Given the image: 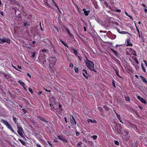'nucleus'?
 Wrapping results in <instances>:
<instances>
[{
  "label": "nucleus",
  "instance_id": "46",
  "mask_svg": "<svg viewBox=\"0 0 147 147\" xmlns=\"http://www.w3.org/2000/svg\"><path fill=\"white\" fill-rule=\"evenodd\" d=\"M98 108V109L100 111L102 110V109L101 107H99Z\"/></svg>",
  "mask_w": 147,
  "mask_h": 147
},
{
  "label": "nucleus",
  "instance_id": "41",
  "mask_svg": "<svg viewBox=\"0 0 147 147\" xmlns=\"http://www.w3.org/2000/svg\"><path fill=\"white\" fill-rule=\"evenodd\" d=\"M82 71L84 72H83L85 73L86 74H87V71L86 70L84 69Z\"/></svg>",
  "mask_w": 147,
  "mask_h": 147
},
{
  "label": "nucleus",
  "instance_id": "20",
  "mask_svg": "<svg viewBox=\"0 0 147 147\" xmlns=\"http://www.w3.org/2000/svg\"><path fill=\"white\" fill-rule=\"evenodd\" d=\"M115 72L117 74V75L119 77L121 78V76L119 75L118 74V72L117 70L116 69H115Z\"/></svg>",
  "mask_w": 147,
  "mask_h": 147
},
{
  "label": "nucleus",
  "instance_id": "48",
  "mask_svg": "<svg viewBox=\"0 0 147 147\" xmlns=\"http://www.w3.org/2000/svg\"><path fill=\"white\" fill-rule=\"evenodd\" d=\"M128 16L133 20V18H132V17L131 16H130V15H129Z\"/></svg>",
  "mask_w": 147,
  "mask_h": 147
},
{
  "label": "nucleus",
  "instance_id": "55",
  "mask_svg": "<svg viewBox=\"0 0 147 147\" xmlns=\"http://www.w3.org/2000/svg\"><path fill=\"white\" fill-rule=\"evenodd\" d=\"M125 13L127 16L129 15L126 12H125Z\"/></svg>",
  "mask_w": 147,
  "mask_h": 147
},
{
  "label": "nucleus",
  "instance_id": "19",
  "mask_svg": "<svg viewBox=\"0 0 147 147\" xmlns=\"http://www.w3.org/2000/svg\"><path fill=\"white\" fill-rule=\"evenodd\" d=\"M41 51L43 52L46 53H48L49 52V51L48 50H46L45 49H42Z\"/></svg>",
  "mask_w": 147,
  "mask_h": 147
},
{
  "label": "nucleus",
  "instance_id": "6",
  "mask_svg": "<svg viewBox=\"0 0 147 147\" xmlns=\"http://www.w3.org/2000/svg\"><path fill=\"white\" fill-rule=\"evenodd\" d=\"M39 60L40 62L42 63V65H45L46 64V60L44 57H41L40 56H39Z\"/></svg>",
  "mask_w": 147,
  "mask_h": 147
},
{
  "label": "nucleus",
  "instance_id": "62",
  "mask_svg": "<svg viewBox=\"0 0 147 147\" xmlns=\"http://www.w3.org/2000/svg\"><path fill=\"white\" fill-rule=\"evenodd\" d=\"M142 5L144 7H146V6H145V5L144 4H142Z\"/></svg>",
  "mask_w": 147,
  "mask_h": 147
},
{
  "label": "nucleus",
  "instance_id": "23",
  "mask_svg": "<svg viewBox=\"0 0 147 147\" xmlns=\"http://www.w3.org/2000/svg\"><path fill=\"white\" fill-rule=\"evenodd\" d=\"M38 118L41 120H42L43 121H45L46 122H48L45 120L43 118L40 117V116L38 117Z\"/></svg>",
  "mask_w": 147,
  "mask_h": 147
},
{
  "label": "nucleus",
  "instance_id": "44",
  "mask_svg": "<svg viewBox=\"0 0 147 147\" xmlns=\"http://www.w3.org/2000/svg\"><path fill=\"white\" fill-rule=\"evenodd\" d=\"M73 64L72 63H70V67H73Z\"/></svg>",
  "mask_w": 147,
  "mask_h": 147
},
{
  "label": "nucleus",
  "instance_id": "38",
  "mask_svg": "<svg viewBox=\"0 0 147 147\" xmlns=\"http://www.w3.org/2000/svg\"><path fill=\"white\" fill-rule=\"evenodd\" d=\"M66 30L67 32V33L70 35H71V34L70 33V31L68 29H67V28H66Z\"/></svg>",
  "mask_w": 147,
  "mask_h": 147
},
{
  "label": "nucleus",
  "instance_id": "47",
  "mask_svg": "<svg viewBox=\"0 0 147 147\" xmlns=\"http://www.w3.org/2000/svg\"><path fill=\"white\" fill-rule=\"evenodd\" d=\"M64 118H65V123H67V119L66 117H65Z\"/></svg>",
  "mask_w": 147,
  "mask_h": 147
},
{
  "label": "nucleus",
  "instance_id": "1",
  "mask_svg": "<svg viewBox=\"0 0 147 147\" xmlns=\"http://www.w3.org/2000/svg\"><path fill=\"white\" fill-rule=\"evenodd\" d=\"M49 105L51 107V110L54 111L57 108L58 102L56 101V99L54 97H51L49 98Z\"/></svg>",
  "mask_w": 147,
  "mask_h": 147
},
{
  "label": "nucleus",
  "instance_id": "18",
  "mask_svg": "<svg viewBox=\"0 0 147 147\" xmlns=\"http://www.w3.org/2000/svg\"><path fill=\"white\" fill-rule=\"evenodd\" d=\"M111 50L113 52V53H115V54L116 55H117L118 54V53L115 51L113 50V49H111Z\"/></svg>",
  "mask_w": 147,
  "mask_h": 147
},
{
  "label": "nucleus",
  "instance_id": "27",
  "mask_svg": "<svg viewBox=\"0 0 147 147\" xmlns=\"http://www.w3.org/2000/svg\"><path fill=\"white\" fill-rule=\"evenodd\" d=\"M125 97L126 100L127 101H130V99H129L128 96H125Z\"/></svg>",
  "mask_w": 147,
  "mask_h": 147
},
{
  "label": "nucleus",
  "instance_id": "40",
  "mask_svg": "<svg viewBox=\"0 0 147 147\" xmlns=\"http://www.w3.org/2000/svg\"><path fill=\"white\" fill-rule=\"evenodd\" d=\"M113 38H112V39H115L116 37V36L115 35H113Z\"/></svg>",
  "mask_w": 147,
  "mask_h": 147
},
{
  "label": "nucleus",
  "instance_id": "15",
  "mask_svg": "<svg viewBox=\"0 0 147 147\" xmlns=\"http://www.w3.org/2000/svg\"><path fill=\"white\" fill-rule=\"evenodd\" d=\"M117 31L119 33L121 34H122L127 33L126 32L123 31H120L119 29L117 30Z\"/></svg>",
  "mask_w": 147,
  "mask_h": 147
},
{
  "label": "nucleus",
  "instance_id": "9",
  "mask_svg": "<svg viewBox=\"0 0 147 147\" xmlns=\"http://www.w3.org/2000/svg\"><path fill=\"white\" fill-rule=\"evenodd\" d=\"M71 117L72 119H71L70 120L71 123L72 124H73L74 123L75 125H76V122L74 118V116L72 115H71Z\"/></svg>",
  "mask_w": 147,
  "mask_h": 147
},
{
  "label": "nucleus",
  "instance_id": "60",
  "mask_svg": "<svg viewBox=\"0 0 147 147\" xmlns=\"http://www.w3.org/2000/svg\"><path fill=\"white\" fill-rule=\"evenodd\" d=\"M27 23L25 22L24 23V25L25 26H26L27 25Z\"/></svg>",
  "mask_w": 147,
  "mask_h": 147
},
{
  "label": "nucleus",
  "instance_id": "21",
  "mask_svg": "<svg viewBox=\"0 0 147 147\" xmlns=\"http://www.w3.org/2000/svg\"><path fill=\"white\" fill-rule=\"evenodd\" d=\"M60 41H61V43L63 44V45H64L65 46H66V47H67V48H68V46H67V45L66 44H65V42L63 41H62V40H60Z\"/></svg>",
  "mask_w": 147,
  "mask_h": 147
},
{
  "label": "nucleus",
  "instance_id": "63",
  "mask_svg": "<svg viewBox=\"0 0 147 147\" xmlns=\"http://www.w3.org/2000/svg\"><path fill=\"white\" fill-rule=\"evenodd\" d=\"M143 62H144V63H145V64H146V63L147 62L144 60H143Z\"/></svg>",
  "mask_w": 147,
  "mask_h": 147
},
{
  "label": "nucleus",
  "instance_id": "4",
  "mask_svg": "<svg viewBox=\"0 0 147 147\" xmlns=\"http://www.w3.org/2000/svg\"><path fill=\"white\" fill-rule=\"evenodd\" d=\"M48 60L49 61L50 63V66H53L55 65V62L57 60V59L56 57H50L48 59Z\"/></svg>",
  "mask_w": 147,
  "mask_h": 147
},
{
  "label": "nucleus",
  "instance_id": "43",
  "mask_svg": "<svg viewBox=\"0 0 147 147\" xmlns=\"http://www.w3.org/2000/svg\"><path fill=\"white\" fill-rule=\"evenodd\" d=\"M27 75L28 76H29L30 78H31V75H30V74H29V73H27Z\"/></svg>",
  "mask_w": 147,
  "mask_h": 147
},
{
  "label": "nucleus",
  "instance_id": "8",
  "mask_svg": "<svg viewBox=\"0 0 147 147\" xmlns=\"http://www.w3.org/2000/svg\"><path fill=\"white\" fill-rule=\"evenodd\" d=\"M57 136L60 140H62L64 142H67V140L65 138H64L62 136Z\"/></svg>",
  "mask_w": 147,
  "mask_h": 147
},
{
  "label": "nucleus",
  "instance_id": "5",
  "mask_svg": "<svg viewBox=\"0 0 147 147\" xmlns=\"http://www.w3.org/2000/svg\"><path fill=\"white\" fill-rule=\"evenodd\" d=\"M17 125L18 129V134L20 136L23 137V131L22 128L21 127L18 125Z\"/></svg>",
  "mask_w": 147,
  "mask_h": 147
},
{
  "label": "nucleus",
  "instance_id": "22",
  "mask_svg": "<svg viewBox=\"0 0 147 147\" xmlns=\"http://www.w3.org/2000/svg\"><path fill=\"white\" fill-rule=\"evenodd\" d=\"M19 140L20 141L21 143L23 145H25L26 144V143L25 142L23 141L21 139H19Z\"/></svg>",
  "mask_w": 147,
  "mask_h": 147
},
{
  "label": "nucleus",
  "instance_id": "7",
  "mask_svg": "<svg viewBox=\"0 0 147 147\" xmlns=\"http://www.w3.org/2000/svg\"><path fill=\"white\" fill-rule=\"evenodd\" d=\"M137 98L138 100H140L142 103H143L144 104H146V101L142 98L140 96H138L137 97Z\"/></svg>",
  "mask_w": 147,
  "mask_h": 147
},
{
  "label": "nucleus",
  "instance_id": "29",
  "mask_svg": "<svg viewBox=\"0 0 147 147\" xmlns=\"http://www.w3.org/2000/svg\"><path fill=\"white\" fill-rule=\"evenodd\" d=\"M28 90L31 94H32V93L33 92L31 88H28Z\"/></svg>",
  "mask_w": 147,
  "mask_h": 147
},
{
  "label": "nucleus",
  "instance_id": "32",
  "mask_svg": "<svg viewBox=\"0 0 147 147\" xmlns=\"http://www.w3.org/2000/svg\"><path fill=\"white\" fill-rule=\"evenodd\" d=\"M115 112V113H116V115H117V117L119 119H120V115H118V114L116 112Z\"/></svg>",
  "mask_w": 147,
  "mask_h": 147
},
{
  "label": "nucleus",
  "instance_id": "58",
  "mask_svg": "<svg viewBox=\"0 0 147 147\" xmlns=\"http://www.w3.org/2000/svg\"><path fill=\"white\" fill-rule=\"evenodd\" d=\"M84 29L85 31H86V28L85 26L84 27Z\"/></svg>",
  "mask_w": 147,
  "mask_h": 147
},
{
  "label": "nucleus",
  "instance_id": "53",
  "mask_svg": "<svg viewBox=\"0 0 147 147\" xmlns=\"http://www.w3.org/2000/svg\"><path fill=\"white\" fill-rule=\"evenodd\" d=\"M73 49H72L70 50V51L71 53H74L73 51L72 50Z\"/></svg>",
  "mask_w": 147,
  "mask_h": 147
},
{
  "label": "nucleus",
  "instance_id": "10",
  "mask_svg": "<svg viewBox=\"0 0 147 147\" xmlns=\"http://www.w3.org/2000/svg\"><path fill=\"white\" fill-rule=\"evenodd\" d=\"M3 40L4 43L6 42L8 43L9 44L10 43V40L9 38H3Z\"/></svg>",
  "mask_w": 147,
  "mask_h": 147
},
{
  "label": "nucleus",
  "instance_id": "34",
  "mask_svg": "<svg viewBox=\"0 0 147 147\" xmlns=\"http://www.w3.org/2000/svg\"><path fill=\"white\" fill-rule=\"evenodd\" d=\"M83 75L86 78V79H88V77L85 74L84 72H82Z\"/></svg>",
  "mask_w": 147,
  "mask_h": 147
},
{
  "label": "nucleus",
  "instance_id": "17",
  "mask_svg": "<svg viewBox=\"0 0 147 147\" xmlns=\"http://www.w3.org/2000/svg\"><path fill=\"white\" fill-rule=\"evenodd\" d=\"M17 119L18 120V119H17L15 117H14L13 116V121H14L15 123L17 124L18 125V122L17 121Z\"/></svg>",
  "mask_w": 147,
  "mask_h": 147
},
{
  "label": "nucleus",
  "instance_id": "64",
  "mask_svg": "<svg viewBox=\"0 0 147 147\" xmlns=\"http://www.w3.org/2000/svg\"><path fill=\"white\" fill-rule=\"evenodd\" d=\"M53 141L55 142H57V141L56 140H55V139H54Z\"/></svg>",
  "mask_w": 147,
  "mask_h": 147
},
{
  "label": "nucleus",
  "instance_id": "42",
  "mask_svg": "<svg viewBox=\"0 0 147 147\" xmlns=\"http://www.w3.org/2000/svg\"><path fill=\"white\" fill-rule=\"evenodd\" d=\"M76 135L77 136H79L80 135L79 133L78 132H76Z\"/></svg>",
  "mask_w": 147,
  "mask_h": 147
},
{
  "label": "nucleus",
  "instance_id": "61",
  "mask_svg": "<svg viewBox=\"0 0 147 147\" xmlns=\"http://www.w3.org/2000/svg\"><path fill=\"white\" fill-rule=\"evenodd\" d=\"M78 146H80L81 145V144L80 143H79L77 144Z\"/></svg>",
  "mask_w": 147,
  "mask_h": 147
},
{
  "label": "nucleus",
  "instance_id": "24",
  "mask_svg": "<svg viewBox=\"0 0 147 147\" xmlns=\"http://www.w3.org/2000/svg\"><path fill=\"white\" fill-rule=\"evenodd\" d=\"M141 66H142V69L143 71L144 72H146V69H145V68L144 67V66L143 65H142Z\"/></svg>",
  "mask_w": 147,
  "mask_h": 147
},
{
  "label": "nucleus",
  "instance_id": "54",
  "mask_svg": "<svg viewBox=\"0 0 147 147\" xmlns=\"http://www.w3.org/2000/svg\"><path fill=\"white\" fill-rule=\"evenodd\" d=\"M117 11L118 12H120L121 11V10L120 9H117Z\"/></svg>",
  "mask_w": 147,
  "mask_h": 147
},
{
  "label": "nucleus",
  "instance_id": "57",
  "mask_svg": "<svg viewBox=\"0 0 147 147\" xmlns=\"http://www.w3.org/2000/svg\"><path fill=\"white\" fill-rule=\"evenodd\" d=\"M0 13L2 15V16H3V11H1L0 12Z\"/></svg>",
  "mask_w": 147,
  "mask_h": 147
},
{
  "label": "nucleus",
  "instance_id": "12",
  "mask_svg": "<svg viewBox=\"0 0 147 147\" xmlns=\"http://www.w3.org/2000/svg\"><path fill=\"white\" fill-rule=\"evenodd\" d=\"M87 121L88 123H97L96 121L95 120H92V119H88Z\"/></svg>",
  "mask_w": 147,
  "mask_h": 147
},
{
  "label": "nucleus",
  "instance_id": "30",
  "mask_svg": "<svg viewBox=\"0 0 147 147\" xmlns=\"http://www.w3.org/2000/svg\"><path fill=\"white\" fill-rule=\"evenodd\" d=\"M3 38H0V43L3 44L4 43V42L3 40Z\"/></svg>",
  "mask_w": 147,
  "mask_h": 147
},
{
  "label": "nucleus",
  "instance_id": "37",
  "mask_svg": "<svg viewBox=\"0 0 147 147\" xmlns=\"http://www.w3.org/2000/svg\"><path fill=\"white\" fill-rule=\"evenodd\" d=\"M35 52H33L32 53V58H34L35 57Z\"/></svg>",
  "mask_w": 147,
  "mask_h": 147
},
{
  "label": "nucleus",
  "instance_id": "3",
  "mask_svg": "<svg viewBox=\"0 0 147 147\" xmlns=\"http://www.w3.org/2000/svg\"><path fill=\"white\" fill-rule=\"evenodd\" d=\"M87 60L88 61V62H86V66L91 71H95L94 69V63L88 60L87 59Z\"/></svg>",
  "mask_w": 147,
  "mask_h": 147
},
{
  "label": "nucleus",
  "instance_id": "36",
  "mask_svg": "<svg viewBox=\"0 0 147 147\" xmlns=\"http://www.w3.org/2000/svg\"><path fill=\"white\" fill-rule=\"evenodd\" d=\"M22 110H23V111L25 113H26L27 112V110L26 109H22Z\"/></svg>",
  "mask_w": 147,
  "mask_h": 147
},
{
  "label": "nucleus",
  "instance_id": "39",
  "mask_svg": "<svg viewBox=\"0 0 147 147\" xmlns=\"http://www.w3.org/2000/svg\"><path fill=\"white\" fill-rule=\"evenodd\" d=\"M43 89H44V90L46 91L47 92H51V91L50 90H48L47 89H45V88H43Z\"/></svg>",
  "mask_w": 147,
  "mask_h": 147
},
{
  "label": "nucleus",
  "instance_id": "25",
  "mask_svg": "<svg viewBox=\"0 0 147 147\" xmlns=\"http://www.w3.org/2000/svg\"><path fill=\"white\" fill-rule=\"evenodd\" d=\"M72 50L73 51L74 53L76 55V56L78 55H77V51L76 50L74 49H73Z\"/></svg>",
  "mask_w": 147,
  "mask_h": 147
},
{
  "label": "nucleus",
  "instance_id": "52",
  "mask_svg": "<svg viewBox=\"0 0 147 147\" xmlns=\"http://www.w3.org/2000/svg\"><path fill=\"white\" fill-rule=\"evenodd\" d=\"M42 92V91L39 92L38 93V94L39 95H40Z\"/></svg>",
  "mask_w": 147,
  "mask_h": 147
},
{
  "label": "nucleus",
  "instance_id": "49",
  "mask_svg": "<svg viewBox=\"0 0 147 147\" xmlns=\"http://www.w3.org/2000/svg\"><path fill=\"white\" fill-rule=\"evenodd\" d=\"M55 29H56V30L58 31V32H59V29L58 28H57V27H55Z\"/></svg>",
  "mask_w": 147,
  "mask_h": 147
},
{
  "label": "nucleus",
  "instance_id": "14",
  "mask_svg": "<svg viewBox=\"0 0 147 147\" xmlns=\"http://www.w3.org/2000/svg\"><path fill=\"white\" fill-rule=\"evenodd\" d=\"M127 45L130 46H131L132 45V44L131 42L129 39H128L127 41Z\"/></svg>",
  "mask_w": 147,
  "mask_h": 147
},
{
  "label": "nucleus",
  "instance_id": "51",
  "mask_svg": "<svg viewBox=\"0 0 147 147\" xmlns=\"http://www.w3.org/2000/svg\"><path fill=\"white\" fill-rule=\"evenodd\" d=\"M36 145L37 147H41L40 145L36 144Z\"/></svg>",
  "mask_w": 147,
  "mask_h": 147
},
{
  "label": "nucleus",
  "instance_id": "31",
  "mask_svg": "<svg viewBox=\"0 0 147 147\" xmlns=\"http://www.w3.org/2000/svg\"><path fill=\"white\" fill-rule=\"evenodd\" d=\"M52 1H53V4L54 5H55V6H56V7H57V5L55 3V2L53 0H52Z\"/></svg>",
  "mask_w": 147,
  "mask_h": 147
},
{
  "label": "nucleus",
  "instance_id": "50",
  "mask_svg": "<svg viewBox=\"0 0 147 147\" xmlns=\"http://www.w3.org/2000/svg\"><path fill=\"white\" fill-rule=\"evenodd\" d=\"M48 142V143L49 145L50 146H52V144H51L49 142V141H48L47 142Z\"/></svg>",
  "mask_w": 147,
  "mask_h": 147
},
{
  "label": "nucleus",
  "instance_id": "59",
  "mask_svg": "<svg viewBox=\"0 0 147 147\" xmlns=\"http://www.w3.org/2000/svg\"><path fill=\"white\" fill-rule=\"evenodd\" d=\"M147 11V9H146V8H145L144 9V11L145 12H146Z\"/></svg>",
  "mask_w": 147,
  "mask_h": 147
},
{
  "label": "nucleus",
  "instance_id": "16",
  "mask_svg": "<svg viewBox=\"0 0 147 147\" xmlns=\"http://www.w3.org/2000/svg\"><path fill=\"white\" fill-rule=\"evenodd\" d=\"M18 82L22 86H23L24 88L25 89V87H24L25 84L22 81L20 80H19Z\"/></svg>",
  "mask_w": 147,
  "mask_h": 147
},
{
  "label": "nucleus",
  "instance_id": "56",
  "mask_svg": "<svg viewBox=\"0 0 147 147\" xmlns=\"http://www.w3.org/2000/svg\"><path fill=\"white\" fill-rule=\"evenodd\" d=\"M18 67L19 69H21V67L19 65H18Z\"/></svg>",
  "mask_w": 147,
  "mask_h": 147
},
{
  "label": "nucleus",
  "instance_id": "45",
  "mask_svg": "<svg viewBox=\"0 0 147 147\" xmlns=\"http://www.w3.org/2000/svg\"><path fill=\"white\" fill-rule=\"evenodd\" d=\"M113 86L115 87V82H114V81H113Z\"/></svg>",
  "mask_w": 147,
  "mask_h": 147
},
{
  "label": "nucleus",
  "instance_id": "13",
  "mask_svg": "<svg viewBox=\"0 0 147 147\" xmlns=\"http://www.w3.org/2000/svg\"><path fill=\"white\" fill-rule=\"evenodd\" d=\"M140 77L144 83H147V81L143 76H140Z\"/></svg>",
  "mask_w": 147,
  "mask_h": 147
},
{
  "label": "nucleus",
  "instance_id": "33",
  "mask_svg": "<svg viewBox=\"0 0 147 147\" xmlns=\"http://www.w3.org/2000/svg\"><path fill=\"white\" fill-rule=\"evenodd\" d=\"M114 143L115 144L117 145H119V142L118 141H116V140H115L114 141Z\"/></svg>",
  "mask_w": 147,
  "mask_h": 147
},
{
  "label": "nucleus",
  "instance_id": "26",
  "mask_svg": "<svg viewBox=\"0 0 147 147\" xmlns=\"http://www.w3.org/2000/svg\"><path fill=\"white\" fill-rule=\"evenodd\" d=\"M91 137L94 140H96L97 139V136L96 135H94L92 136Z\"/></svg>",
  "mask_w": 147,
  "mask_h": 147
},
{
  "label": "nucleus",
  "instance_id": "2",
  "mask_svg": "<svg viewBox=\"0 0 147 147\" xmlns=\"http://www.w3.org/2000/svg\"><path fill=\"white\" fill-rule=\"evenodd\" d=\"M1 122L5 125L12 132L16 133L13 129L11 127V125L8 121L3 119H1Z\"/></svg>",
  "mask_w": 147,
  "mask_h": 147
},
{
  "label": "nucleus",
  "instance_id": "11",
  "mask_svg": "<svg viewBox=\"0 0 147 147\" xmlns=\"http://www.w3.org/2000/svg\"><path fill=\"white\" fill-rule=\"evenodd\" d=\"M83 11H84V13L86 16H88V13L90 12V11H86L85 9H83Z\"/></svg>",
  "mask_w": 147,
  "mask_h": 147
},
{
  "label": "nucleus",
  "instance_id": "35",
  "mask_svg": "<svg viewBox=\"0 0 147 147\" xmlns=\"http://www.w3.org/2000/svg\"><path fill=\"white\" fill-rule=\"evenodd\" d=\"M77 57L79 59V60L80 61H81L82 59V57L81 56H79L78 55L77 56Z\"/></svg>",
  "mask_w": 147,
  "mask_h": 147
},
{
  "label": "nucleus",
  "instance_id": "28",
  "mask_svg": "<svg viewBox=\"0 0 147 147\" xmlns=\"http://www.w3.org/2000/svg\"><path fill=\"white\" fill-rule=\"evenodd\" d=\"M74 70L75 71V72L78 73V68L76 67H75L74 68Z\"/></svg>",
  "mask_w": 147,
  "mask_h": 147
}]
</instances>
